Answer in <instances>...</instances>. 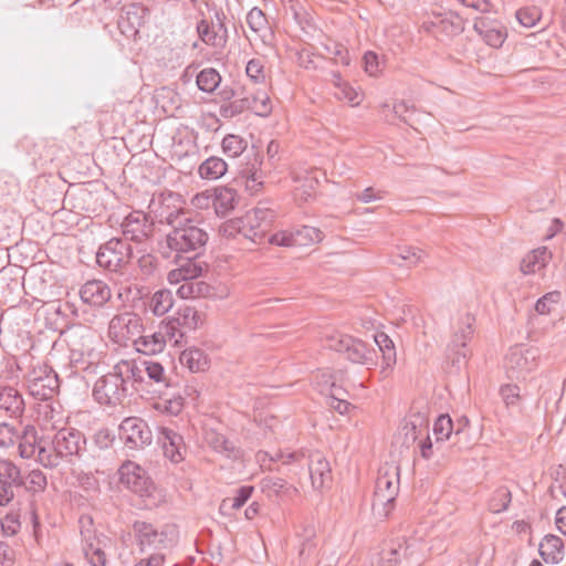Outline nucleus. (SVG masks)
<instances>
[{"label": "nucleus", "mask_w": 566, "mask_h": 566, "mask_svg": "<svg viewBox=\"0 0 566 566\" xmlns=\"http://www.w3.org/2000/svg\"><path fill=\"white\" fill-rule=\"evenodd\" d=\"M143 382V370L134 359H120L112 369L99 377L93 387L97 403L107 407L123 406L125 399Z\"/></svg>", "instance_id": "1"}, {"label": "nucleus", "mask_w": 566, "mask_h": 566, "mask_svg": "<svg viewBox=\"0 0 566 566\" xmlns=\"http://www.w3.org/2000/svg\"><path fill=\"white\" fill-rule=\"evenodd\" d=\"M69 348V364L75 373H95L103 359V343L95 331L83 324L69 326L62 332Z\"/></svg>", "instance_id": "2"}, {"label": "nucleus", "mask_w": 566, "mask_h": 566, "mask_svg": "<svg viewBox=\"0 0 566 566\" xmlns=\"http://www.w3.org/2000/svg\"><path fill=\"white\" fill-rule=\"evenodd\" d=\"M222 150L230 158H239L243 156L238 171L241 178L245 179V188L250 193H256L263 186V164L262 155L253 147L248 149V140L234 134H228L222 139Z\"/></svg>", "instance_id": "3"}, {"label": "nucleus", "mask_w": 566, "mask_h": 566, "mask_svg": "<svg viewBox=\"0 0 566 566\" xmlns=\"http://www.w3.org/2000/svg\"><path fill=\"white\" fill-rule=\"evenodd\" d=\"M85 446L86 437L81 430L73 427H63L52 437L49 452L42 454L41 465L54 469L63 460L73 462L75 458L82 462Z\"/></svg>", "instance_id": "4"}, {"label": "nucleus", "mask_w": 566, "mask_h": 566, "mask_svg": "<svg viewBox=\"0 0 566 566\" xmlns=\"http://www.w3.org/2000/svg\"><path fill=\"white\" fill-rule=\"evenodd\" d=\"M208 240L202 222L191 218L185 219L166 235L167 248L179 258L184 254L202 255Z\"/></svg>", "instance_id": "5"}, {"label": "nucleus", "mask_w": 566, "mask_h": 566, "mask_svg": "<svg viewBox=\"0 0 566 566\" xmlns=\"http://www.w3.org/2000/svg\"><path fill=\"white\" fill-rule=\"evenodd\" d=\"M275 212L265 207H256L242 218L230 220L223 226L227 237L241 234L254 243H262L274 221Z\"/></svg>", "instance_id": "6"}, {"label": "nucleus", "mask_w": 566, "mask_h": 566, "mask_svg": "<svg viewBox=\"0 0 566 566\" xmlns=\"http://www.w3.org/2000/svg\"><path fill=\"white\" fill-rule=\"evenodd\" d=\"M399 493V467L386 464L378 471L376 480L373 511L381 517H388Z\"/></svg>", "instance_id": "7"}, {"label": "nucleus", "mask_w": 566, "mask_h": 566, "mask_svg": "<svg viewBox=\"0 0 566 566\" xmlns=\"http://www.w3.org/2000/svg\"><path fill=\"white\" fill-rule=\"evenodd\" d=\"M325 346L332 350L340 353L345 358L354 364H359L370 368L376 365V350L368 347L361 339L355 338L339 332H334L325 336Z\"/></svg>", "instance_id": "8"}, {"label": "nucleus", "mask_w": 566, "mask_h": 566, "mask_svg": "<svg viewBox=\"0 0 566 566\" xmlns=\"http://www.w3.org/2000/svg\"><path fill=\"white\" fill-rule=\"evenodd\" d=\"M541 352L537 347L515 345L504 357V369L510 379H525L539 365Z\"/></svg>", "instance_id": "9"}, {"label": "nucleus", "mask_w": 566, "mask_h": 566, "mask_svg": "<svg viewBox=\"0 0 566 566\" xmlns=\"http://www.w3.org/2000/svg\"><path fill=\"white\" fill-rule=\"evenodd\" d=\"M24 379L29 394L41 401L53 398L60 387L57 374L48 364L33 366Z\"/></svg>", "instance_id": "10"}, {"label": "nucleus", "mask_w": 566, "mask_h": 566, "mask_svg": "<svg viewBox=\"0 0 566 566\" xmlns=\"http://www.w3.org/2000/svg\"><path fill=\"white\" fill-rule=\"evenodd\" d=\"M82 551L85 559L92 566H106L107 557L105 548L109 545V537L104 534H97L92 527L93 521L88 516L80 518Z\"/></svg>", "instance_id": "11"}, {"label": "nucleus", "mask_w": 566, "mask_h": 566, "mask_svg": "<svg viewBox=\"0 0 566 566\" xmlns=\"http://www.w3.org/2000/svg\"><path fill=\"white\" fill-rule=\"evenodd\" d=\"M23 471L13 460L0 457V506H11L22 493Z\"/></svg>", "instance_id": "12"}, {"label": "nucleus", "mask_w": 566, "mask_h": 566, "mask_svg": "<svg viewBox=\"0 0 566 566\" xmlns=\"http://www.w3.org/2000/svg\"><path fill=\"white\" fill-rule=\"evenodd\" d=\"M132 258V245L120 238L109 239L96 252V263L109 272L120 271Z\"/></svg>", "instance_id": "13"}, {"label": "nucleus", "mask_w": 566, "mask_h": 566, "mask_svg": "<svg viewBox=\"0 0 566 566\" xmlns=\"http://www.w3.org/2000/svg\"><path fill=\"white\" fill-rule=\"evenodd\" d=\"M119 482L140 497H154L155 484L144 468L133 461L124 462L118 469Z\"/></svg>", "instance_id": "14"}, {"label": "nucleus", "mask_w": 566, "mask_h": 566, "mask_svg": "<svg viewBox=\"0 0 566 566\" xmlns=\"http://www.w3.org/2000/svg\"><path fill=\"white\" fill-rule=\"evenodd\" d=\"M119 439L128 450H143L153 441L148 423L139 417H127L119 424Z\"/></svg>", "instance_id": "15"}, {"label": "nucleus", "mask_w": 566, "mask_h": 566, "mask_svg": "<svg viewBox=\"0 0 566 566\" xmlns=\"http://www.w3.org/2000/svg\"><path fill=\"white\" fill-rule=\"evenodd\" d=\"M150 208L159 223H166L172 229L181 224L185 219H189L188 212L182 208L180 196L172 192L153 200Z\"/></svg>", "instance_id": "16"}, {"label": "nucleus", "mask_w": 566, "mask_h": 566, "mask_svg": "<svg viewBox=\"0 0 566 566\" xmlns=\"http://www.w3.org/2000/svg\"><path fill=\"white\" fill-rule=\"evenodd\" d=\"M415 549L406 538L392 539L381 547L375 556L377 566H413L418 560L413 562Z\"/></svg>", "instance_id": "17"}, {"label": "nucleus", "mask_w": 566, "mask_h": 566, "mask_svg": "<svg viewBox=\"0 0 566 566\" xmlns=\"http://www.w3.org/2000/svg\"><path fill=\"white\" fill-rule=\"evenodd\" d=\"M120 230L126 242L143 243L154 235L155 222L146 212L134 210L123 219Z\"/></svg>", "instance_id": "18"}, {"label": "nucleus", "mask_w": 566, "mask_h": 566, "mask_svg": "<svg viewBox=\"0 0 566 566\" xmlns=\"http://www.w3.org/2000/svg\"><path fill=\"white\" fill-rule=\"evenodd\" d=\"M113 442L114 436L108 429L103 428L97 430L92 436L91 442L88 444L86 443L83 450V464L87 468L93 467L95 471H98L99 464L104 462L107 454L111 453Z\"/></svg>", "instance_id": "19"}, {"label": "nucleus", "mask_w": 566, "mask_h": 566, "mask_svg": "<svg viewBox=\"0 0 566 566\" xmlns=\"http://www.w3.org/2000/svg\"><path fill=\"white\" fill-rule=\"evenodd\" d=\"M475 318L470 313H465L460 317L458 328L453 334L452 340L449 345V350L452 354V364L460 368L467 363L469 352L467 350V343L471 340L474 329L473 324Z\"/></svg>", "instance_id": "20"}, {"label": "nucleus", "mask_w": 566, "mask_h": 566, "mask_svg": "<svg viewBox=\"0 0 566 566\" xmlns=\"http://www.w3.org/2000/svg\"><path fill=\"white\" fill-rule=\"evenodd\" d=\"M18 450L22 459H34L41 464L43 452H49V444L39 437L34 426L27 424L18 433Z\"/></svg>", "instance_id": "21"}, {"label": "nucleus", "mask_w": 566, "mask_h": 566, "mask_svg": "<svg viewBox=\"0 0 566 566\" xmlns=\"http://www.w3.org/2000/svg\"><path fill=\"white\" fill-rule=\"evenodd\" d=\"M149 18V10L140 4L130 3L126 6L118 19V29L127 39H136L140 28Z\"/></svg>", "instance_id": "22"}, {"label": "nucleus", "mask_w": 566, "mask_h": 566, "mask_svg": "<svg viewBox=\"0 0 566 566\" xmlns=\"http://www.w3.org/2000/svg\"><path fill=\"white\" fill-rule=\"evenodd\" d=\"M78 295L84 305L103 308L112 298V290L102 280H90L81 285Z\"/></svg>", "instance_id": "23"}, {"label": "nucleus", "mask_w": 566, "mask_h": 566, "mask_svg": "<svg viewBox=\"0 0 566 566\" xmlns=\"http://www.w3.org/2000/svg\"><path fill=\"white\" fill-rule=\"evenodd\" d=\"M133 530L142 551L146 547L159 549L167 546L168 533L166 531L158 532L150 523L145 521H135Z\"/></svg>", "instance_id": "24"}, {"label": "nucleus", "mask_w": 566, "mask_h": 566, "mask_svg": "<svg viewBox=\"0 0 566 566\" xmlns=\"http://www.w3.org/2000/svg\"><path fill=\"white\" fill-rule=\"evenodd\" d=\"M473 29L488 45L495 49L501 48L507 38L505 25L496 20L479 18L475 20Z\"/></svg>", "instance_id": "25"}, {"label": "nucleus", "mask_w": 566, "mask_h": 566, "mask_svg": "<svg viewBox=\"0 0 566 566\" xmlns=\"http://www.w3.org/2000/svg\"><path fill=\"white\" fill-rule=\"evenodd\" d=\"M158 442L161 444L164 454L174 463L184 460L186 444L181 434L168 427H160L158 431Z\"/></svg>", "instance_id": "26"}, {"label": "nucleus", "mask_w": 566, "mask_h": 566, "mask_svg": "<svg viewBox=\"0 0 566 566\" xmlns=\"http://www.w3.org/2000/svg\"><path fill=\"white\" fill-rule=\"evenodd\" d=\"M423 28L442 41L443 38L451 39L461 34L464 31V21L459 14L450 13L438 21L424 22Z\"/></svg>", "instance_id": "27"}, {"label": "nucleus", "mask_w": 566, "mask_h": 566, "mask_svg": "<svg viewBox=\"0 0 566 566\" xmlns=\"http://www.w3.org/2000/svg\"><path fill=\"white\" fill-rule=\"evenodd\" d=\"M25 410V402L22 394L12 386H0V411L8 417L21 418Z\"/></svg>", "instance_id": "28"}, {"label": "nucleus", "mask_w": 566, "mask_h": 566, "mask_svg": "<svg viewBox=\"0 0 566 566\" xmlns=\"http://www.w3.org/2000/svg\"><path fill=\"white\" fill-rule=\"evenodd\" d=\"M538 553L545 563L556 565L565 556L563 541L556 535H546L539 543Z\"/></svg>", "instance_id": "29"}, {"label": "nucleus", "mask_w": 566, "mask_h": 566, "mask_svg": "<svg viewBox=\"0 0 566 566\" xmlns=\"http://www.w3.org/2000/svg\"><path fill=\"white\" fill-rule=\"evenodd\" d=\"M310 476L315 489H321L331 480V467L328 461L319 453L311 457L308 464Z\"/></svg>", "instance_id": "30"}, {"label": "nucleus", "mask_w": 566, "mask_h": 566, "mask_svg": "<svg viewBox=\"0 0 566 566\" xmlns=\"http://www.w3.org/2000/svg\"><path fill=\"white\" fill-rule=\"evenodd\" d=\"M155 408L161 412H166L171 416H177L184 408V398L179 391L172 389H166L160 396Z\"/></svg>", "instance_id": "31"}, {"label": "nucleus", "mask_w": 566, "mask_h": 566, "mask_svg": "<svg viewBox=\"0 0 566 566\" xmlns=\"http://www.w3.org/2000/svg\"><path fill=\"white\" fill-rule=\"evenodd\" d=\"M433 436L436 438V444H440L441 442L448 440L453 433L458 441L460 437L465 434L463 428L459 427L454 429L453 422L449 415H440L433 423Z\"/></svg>", "instance_id": "32"}, {"label": "nucleus", "mask_w": 566, "mask_h": 566, "mask_svg": "<svg viewBox=\"0 0 566 566\" xmlns=\"http://www.w3.org/2000/svg\"><path fill=\"white\" fill-rule=\"evenodd\" d=\"M237 192L232 188H216L212 195L211 203L218 216H226L234 208Z\"/></svg>", "instance_id": "33"}, {"label": "nucleus", "mask_w": 566, "mask_h": 566, "mask_svg": "<svg viewBox=\"0 0 566 566\" xmlns=\"http://www.w3.org/2000/svg\"><path fill=\"white\" fill-rule=\"evenodd\" d=\"M197 31L202 42L218 50H223L228 42V34L210 28L207 20H200L197 24Z\"/></svg>", "instance_id": "34"}, {"label": "nucleus", "mask_w": 566, "mask_h": 566, "mask_svg": "<svg viewBox=\"0 0 566 566\" xmlns=\"http://www.w3.org/2000/svg\"><path fill=\"white\" fill-rule=\"evenodd\" d=\"M166 339L160 332H155L149 335L139 336L134 340V346L137 352L144 355H155L161 353L165 348Z\"/></svg>", "instance_id": "35"}, {"label": "nucleus", "mask_w": 566, "mask_h": 566, "mask_svg": "<svg viewBox=\"0 0 566 566\" xmlns=\"http://www.w3.org/2000/svg\"><path fill=\"white\" fill-rule=\"evenodd\" d=\"M175 303L174 294L168 289L156 291L148 301V308L155 316L168 313Z\"/></svg>", "instance_id": "36"}, {"label": "nucleus", "mask_w": 566, "mask_h": 566, "mask_svg": "<svg viewBox=\"0 0 566 566\" xmlns=\"http://www.w3.org/2000/svg\"><path fill=\"white\" fill-rule=\"evenodd\" d=\"M405 442H415L419 437L428 432V419L421 413H412L403 426Z\"/></svg>", "instance_id": "37"}, {"label": "nucleus", "mask_w": 566, "mask_h": 566, "mask_svg": "<svg viewBox=\"0 0 566 566\" xmlns=\"http://www.w3.org/2000/svg\"><path fill=\"white\" fill-rule=\"evenodd\" d=\"M180 364L187 367L191 373H200L208 368V357L199 348H189L184 350L179 357Z\"/></svg>", "instance_id": "38"}, {"label": "nucleus", "mask_w": 566, "mask_h": 566, "mask_svg": "<svg viewBox=\"0 0 566 566\" xmlns=\"http://www.w3.org/2000/svg\"><path fill=\"white\" fill-rule=\"evenodd\" d=\"M228 170V164L220 157L211 156L198 169L199 176L207 180H217Z\"/></svg>", "instance_id": "39"}, {"label": "nucleus", "mask_w": 566, "mask_h": 566, "mask_svg": "<svg viewBox=\"0 0 566 566\" xmlns=\"http://www.w3.org/2000/svg\"><path fill=\"white\" fill-rule=\"evenodd\" d=\"M48 486L46 475L40 469H33L28 473L23 472L22 492L27 491L33 495L43 493Z\"/></svg>", "instance_id": "40"}, {"label": "nucleus", "mask_w": 566, "mask_h": 566, "mask_svg": "<svg viewBox=\"0 0 566 566\" xmlns=\"http://www.w3.org/2000/svg\"><path fill=\"white\" fill-rule=\"evenodd\" d=\"M424 252L416 247H398L397 252L391 256V263L401 266L406 262L409 266H415L422 261Z\"/></svg>", "instance_id": "41"}, {"label": "nucleus", "mask_w": 566, "mask_h": 566, "mask_svg": "<svg viewBox=\"0 0 566 566\" xmlns=\"http://www.w3.org/2000/svg\"><path fill=\"white\" fill-rule=\"evenodd\" d=\"M139 368L143 370V375L146 374L147 377L155 381L156 384H161L166 387V389H172L174 386L168 380L164 366L155 360H144L138 363Z\"/></svg>", "instance_id": "42"}, {"label": "nucleus", "mask_w": 566, "mask_h": 566, "mask_svg": "<svg viewBox=\"0 0 566 566\" xmlns=\"http://www.w3.org/2000/svg\"><path fill=\"white\" fill-rule=\"evenodd\" d=\"M242 102L247 104L248 108L262 117L270 115L272 111V103L265 91H259L251 97H245Z\"/></svg>", "instance_id": "43"}, {"label": "nucleus", "mask_w": 566, "mask_h": 566, "mask_svg": "<svg viewBox=\"0 0 566 566\" xmlns=\"http://www.w3.org/2000/svg\"><path fill=\"white\" fill-rule=\"evenodd\" d=\"M142 326L140 318L138 315L129 312H125L115 315L109 322V332L116 333L118 328H127V333H134Z\"/></svg>", "instance_id": "44"}, {"label": "nucleus", "mask_w": 566, "mask_h": 566, "mask_svg": "<svg viewBox=\"0 0 566 566\" xmlns=\"http://www.w3.org/2000/svg\"><path fill=\"white\" fill-rule=\"evenodd\" d=\"M221 75L213 67H207L199 72L197 75V86L205 93H212L220 85Z\"/></svg>", "instance_id": "45"}, {"label": "nucleus", "mask_w": 566, "mask_h": 566, "mask_svg": "<svg viewBox=\"0 0 566 566\" xmlns=\"http://www.w3.org/2000/svg\"><path fill=\"white\" fill-rule=\"evenodd\" d=\"M159 332L164 336V339H166V343L171 342L176 346H179L182 343L186 334L188 333L180 325H177L172 317L161 322Z\"/></svg>", "instance_id": "46"}, {"label": "nucleus", "mask_w": 566, "mask_h": 566, "mask_svg": "<svg viewBox=\"0 0 566 566\" xmlns=\"http://www.w3.org/2000/svg\"><path fill=\"white\" fill-rule=\"evenodd\" d=\"M511 501L512 493L510 489L507 486H500L493 492L489 501V510L492 513L500 514L509 509Z\"/></svg>", "instance_id": "47"}, {"label": "nucleus", "mask_w": 566, "mask_h": 566, "mask_svg": "<svg viewBox=\"0 0 566 566\" xmlns=\"http://www.w3.org/2000/svg\"><path fill=\"white\" fill-rule=\"evenodd\" d=\"M375 343L382 354V360L386 367H391L396 363V349L391 338L385 333L375 335Z\"/></svg>", "instance_id": "48"}, {"label": "nucleus", "mask_w": 566, "mask_h": 566, "mask_svg": "<svg viewBox=\"0 0 566 566\" xmlns=\"http://www.w3.org/2000/svg\"><path fill=\"white\" fill-rule=\"evenodd\" d=\"M172 318L187 332L193 331L198 326V312L188 305L179 307Z\"/></svg>", "instance_id": "49"}, {"label": "nucleus", "mask_w": 566, "mask_h": 566, "mask_svg": "<svg viewBox=\"0 0 566 566\" xmlns=\"http://www.w3.org/2000/svg\"><path fill=\"white\" fill-rule=\"evenodd\" d=\"M181 258H185L186 262L179 269L186 281L195 280L202 274L206 263L199 260L200 255L184 254Z\"/></svg>", "instance_id": "50"}, {"label": "nucleus", "mask_w": 566, "mask_h": 566, "mask_svg": "<svg viewBox=\"0 0 566 566\" xmlns=\"http://www.w3.org/2000/svg\"><path fill=\"white\" fill-rule=\"evenodd\" d=\"M296 245H308L321 242L324 238L323 232L318 228L303 226L293 231Z\"/></svg>", "instance_id": "51"}, {"label": "nucleus", "mask_w": 566, "mask_h": 566, "mask_svg": "<svg viewBox=\"0 0 566 566\" xmlns=\"http://www.w3.org/2000/svg\"><path fill=\"white\" fill-rule=\"evenodd\" d=\"M253 492V486L243 485L237 490V493L233 497L224 499L220 505V511H224L227 509L239 510L242 507L248 500L251 497Z\"/></svg>", "instance_id": "52"}, {"label": "nucleus", "mask_w": 566, "mask_h": 566, "mask_svg": "<svg viewBox=\"0 0 566 566\" xmlns=\"http://www.w3.org/2000/svg\"><path fill=\"white\" fill-rule=\"evenodd\" d=\"M209 446L217 452L223 453L230 457L234 451L233 444L221 433L216 431H209L206 436Z\"/></svg>", "instance_id": "53"}, {"label": "nucleus", "mask_w": 566, "mask_h": 566, "mask_svg": "<svg viewBox=\"0 0 566 566\" xmlns=\"http://www.w3.org/2000/svg\"><path fill=\"white\" fill-rule=\"evenodd\" d=\"M158 268L157 258L151 253H143L137 259V271L143 280H147L156 273Z\"/></svg>", "instance_id": "54"}, {"label": "nucleus", "mask_w": 566, "mask_h": 566, "mask_svg": "<svg viewBox=\"0 0 566 566\" xmlns=\"http://www.w3.org/2000/svg\"><path fill=\"white\" fill-rule=\"evenodd\" d=\"M560 301V293L557 291L548 292L535 303V312L538 315L551 314Z\"/></svg>", "instance_id": "55"}, {"label": "nucleus", "mask_w": 566, "mask_h": 566, "mask_svg": "<svg viewBox=\"0 0 566 566\" xmlns=\"http://www.w3.org/2000/svg\"><path fill=\"white\" fill-rule=\"evenodd\" d=\"M516 20L524 28H533L541 20L542 12L537 7H525L515 12Z\"/></svg>", "instance_id": "56"}, {"label": "nucleus", "mask_w": 566, "mask_h": 566, "mask_svg": "<svg viewBox=\"0 0 566 566\" xmlns=\"http://www.w3.org/2000/svg\"><path fill=\"white\" fill-rule=\"evenodd\" d=\"M245 74L254 84H264L266 80L262 59H251L245 66Z\"/></svg>", "instance_id": "57"}, {"label": "nucleus", "mask_w": 566, "mask_h": 566, "mask_svg": "<svg viewBox=\"0 0 566 566\" xmlns=\"http://www.w3.org/2000/svg\"><path fill=\"white\" fill-rule=\"evenodd\" d=\"M208 286L202 282H195L193 280L185 281L177 290V294L181 298H197L203 294V289Z\"/></svg>", "instance_id": "58"}, {"label": "nucleus", "mask_w": 566, "mask_h": 566, "mask_svg": "<svg viewBox=\"0 0 566 566\" xmlns=\"http://www.w3.org/2000/svg\"><path fill=\"white\" fill-rule=\"evenodd\" d=\"M247 23H248L249 28L253 32H256V33L262 32V31L266 30V28H268L266 17H265L264 12L258 7H253L248 12Z\"/></svg>", "instance_id": "59"}, {"label": "nucleus", "mask_w": 566, "mask_h": 566, "mask_svg": "<svg viewBox=\"0 0 566 566\" xmlns=\"http://www.w3.org/2000/svg\"><path fill=\"white\" fill-rule=\"evenodd\" d=\"M315 536V531L312 526H307L304 528L302 534V542L298 548V556L301 559L308 558L315 551V543L313 538Z\"/></svg>", "instance_id": "60"}, {"label": "nucleus", "mask_w": 566, "mask_h": 566, "mask_svg": "<svg viewBox=\"0 0 566 566\" xmlns=\"http://www.w3.org/2000/svg\"><path fill=\"white\" fill-rule=\"evenodd\" d=\"M317 181L313 178L306 179L302 185L297 186L294 189L293 196L296 202L304 203L307 202L311 198H313L315 193V186Z\"/></svg>", "instance_id": "61"}, {"label": "nucleus", "mask_w": 566, "mask_h": 566, "mask_svg": "<svg viewBox=\"0 0 566 566\" xmlns=\"http://www.w3.org/2000/svg\"><path fill=\"white\" fill-rule=\"evenodd\" d=\"M19 431L13 424L0 422V448L9 449L13 447L18 440Z\"/></svg>", "instance_id": "62"}, {"label": "nucleus", "mask_w": 566, "mask_h": 566, "mask_svg": "<svg viewBox=\"0 0 566 566\" xmlns=\"http://www.w3.org/2000/svg\"><path fill=\"white\" fill-rule=\"evenodd\" d=\"M21 527L20 514L18 512H9L1 520V530L8 536L15 535Z\"/></svg>", "instance_id": "63"}, {"label": "nucleus", "mask_w": 566, "mask_h": 566, "mask_svg": "<svg viewBox=\"0 0 566 566\" xmlns=\"http://www.w3.org/2000/svg\"><path fill=\"white\" fill-rule=\"evenodd\" d=\"M521 389L517 385L513 384H506L501 386L500 388V395L505 402V405L509 406H515L520 399H521Z\"/></svg>", "instance_id": "64"}]
</instances>
